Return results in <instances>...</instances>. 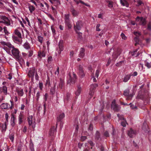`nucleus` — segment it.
<instances>
[{"mask_svg": "<svg viewBox=\"0 0 151 151\" xmlns=\"http://www.w3.org/2000/svg\"><path fill=\"white\" fill-rule=\"evenodd\" d=\"M9 138L12 142L13 141L14 139V134L13 133H11L9 135Z\"/></svg>", "mask_w": 151, "mask_h": 151, "instance_id": "obj_44", "label": "nucleus"}, {"mask_svg": "<svg viewBox=\"0 0 151 151\" xmlns=\"http://www.w3.org/2000/svg\"><path fill=\"white\" fill-rule=\"evenodd\" d=\"M134 40L136 42V44L138 43L139 42V39L138 37H135L134 39Z\"/></svg>", "mask_w": 151, "mask_h": 151, "instance_id": "obj_60", "label": "nucleus"}, {"mask_svg": "<svg viewBox=\"0 0 151 151\" xmlns=\"http://www.w3.org/2000/svg\"><path fill=\"white\" fill-rule=\"evenodd\" d=\"M55 89L54 88H52L50 89V92L52 94H55Z\"/></svg>", "mask_w": 151, "mask_h": 151, "instance_id": "obj_45", "label": "nucleus"}, {"mask_svg": "<svg viewBox=\"0 0 151 151\" xmlns=\"http://www.w3.org/2000/svg\"><path fill=\"white\" fill-rule=\"evenodd\" d=\"M121 36L123 40H125L127 39V37L125 36V35L122 33L121 34Z\"/></svg>", "mask_w": 151, "mask_h": 151, "instance_id": "obj_52", "label": "nucleus"}, {"mask_svg": "<svg viewBox=\"0 0 151 151\" xmlns=\"http://www.w3.org/2000/svg\"><path fill=\"white\" fill-rule=\"evenodd\" d=\"M8 79L11 80L12 78V73H9L7 77Z\"/></svg>", "mask_w": 151, "mask_h": 151, "instance_id": "obj_55", "label": "nucleus"}, {"mask_svg": "<svg viewBox=\"0 0 151 151\" xmlns=\"http://www.w3.org/2000/svg\"><path fill=\"white\" fill-rule=\"evenodd\" d=\"M64 20L65 25H66L69 28H71V25L70 20V14H65L64 15Z\"/></svg>", "mask_w": 151, "mask_h": 151, "instance_id": "obj_4", "label": "nucleus"}, {"mask_svg": "<svg viewBox=\"0 0 151 151\" xmlns=\"http://www.w3.org/2000/svg\"><path fill=\"white\" fill-rule=\"evenodd\" d=\"M126 121H123L121 122V124L123 127L126 126Z\"/></svg>", "mask_w": 151, "mask_h": 151, "instance_id": "obj_61", "label": "nucleus"}, {"mask_svg": "<svg viewBox=\"0 0 151 151\" xmlns=\"http://www.w3.org/2000/svg\"><path fill=\"white\" fill-rule=\"evenodd\" d=\"M111 107L112 109H113L115 111H118L120 109V106L116 104L115 100L112 102Z\"/></svg>", "mask_w": 151, "mask_h": 151, "instance_id": "obj_9", "label": "nucleus"}, {"mask_svg": "<svg viewBox=\"0 0 151 151\" xmlns=\"http://www.w3.org/2000/svg\"><path fill=\"white\" fill-rule=\"evenodd\" d=\"M120 52L119 50H118L117 52H114L112 55L113 58L114 59H116L117 58L118 56L120 54Z\"/></svg>", "mask_w": 151, "mask_h": 151, "instance_id": "obj_24", "label": "nucleus"}, {"mask_svg": "<svg viewBox=\"0 0 151 151\" xmlns=\"http://www.w3.org/2000/svg\"><path fill=\"white\" fill-rule=\"evenodd\" d=\"M134 34L136 35V37H138L141 35L140 33L138 32H134Z\"/></svg>", "mask_w": 151, "mask_h": 151, "instance_id": "obj_50", "label": "nucleus"}, {"mask_svg": "<svg viewBox=\"0 0 151 151\" xmlns=\"http://www.w3.org/2000/svg\"><path fill=\"white\" fill-rule=\"evenodd\" d=\"M58 46L59 48V50L58 52L59 53H60L61 51L63 50V41L61 40L58 43Z\"/></svg>", "mask_w": 151, "mask_h": 151, "instance_id": "obj_16", "label": "nucleus"}, {"mask_svg": "<svg viewBox=\"0 0 151 151\" xmlns=\"http://www.w3.org/2000/svg\"><path fill=\"white\" fill-rule=\"evenodd\" d=\"M138 67L139 70L140 71H142L143 68V64L140 63L138 65Z\"/></svg>", "mask_w": 151, "mask_h": 151, "instance_id": "obj_39", "label": "nucleus"}, {"mask_svg": "<svg viewBox=\"0 0 151 151\" xmlns=\"http://www.w3.org/2000/svg\"><path fill=\"white\" fill-rule=\"evenodd\" d=\"M69 77L70 78V81L72 83H74L76 79V75L75 74L73 73V78H72L71 77H70V76H69Z\"/></svg>", "mask_w": 151, "mask_h": 151, "instance_id": "obj_33", "label": "nucleus"}, {"mask_svg": "<svg viewBox=\"0 0 151 151\" xmlns=\"http://www.w3.org/2000/svg\"><path fill=\"white\" fill-rule=\"evenodd\" d=\"M145 65L148 68H151V62L149 63L146 60H145Z\"/></svg>", "mask_w": 151, "mask_h": 151, "instance_id": "obj_36", "label": "nucleus"}, {"mask_svg": "<svg viewBox=\"0 0 151 151\" xmlns=\"http://www.w3.org/2000/svg\"><path fill=\"white\" fill-rule=\"evenodd\" d=\"M38 5L40 6V7H42V8L43 9H46V8L44 7V5L41 3H39Z\"/></svg>", "mask_w": 151, "mask_h": 151, "instance_id": "obj_56", "label": "nucleus"}, {"mask_svg": "<svg viewBox=\"0 0 151 151\" xmlns=\"http://www.w3.org/2000/svg\"><path fill=\"white\" fill-rule=\"evenodd\" d=\"M137 21H139V24L140 25H144L146 24L145 20V19L143 18H139L138 17L136 19Z\"/></svg>", "mask_w": 151, "mask_h": 151, "instance_id": "obj_15", "label": "nucleus"}, {"mask_svg": "<svg viewBox=\"0 0 151 151\" xmlns=\"http://www.w3.org/2000/svg\"><path fill=\"white\" fill-rule=\"evenodd\" d=\"M53 4H55V6H57L59 5L60 4V2L58 0H56L53 2Z\"/></svg>", "mask_w": 151, "mask_h": 151, "instance_id": "obj_43", "label": "nucleus"}, {"mask_svg": "<svg viewBox=\"0 0 151 151\" xmlns=\"http://www.w3.org/2000/svg\"><path fill=\"white\" fill-rule=\"evenodd\" d=\"M136 134V132L135 130H133L132 129H130L128 132V135L130 137H134Z\"/></svg>", "mask_w": 151, "mask_h": 151, "instance_id": "obj_13", "label": "nucleus"}, {"mask_svg": "<svg viewBox=\"0 0 151 151\" xmlns=\"http://www.w3.org/2000/svg\"><path fill=\"white\" fill-rule=\"evenodd\" d=\"M0 91L3 93L5 95L7 94V88L6 86H4L2 87H0Z\"/></svg>", "mask_w": 151, "mask_h": 151, "instance_id": "obj_18", "label": "nucleus"}, {"mask_svg": "<svg viewBox=\"0 0 151 151\" xmlns=\"http://www.w3.org/2000/svg\"><path fill=\"white\" fill-rule=\"evenodd\" d=\"M85 50L84 48H81L80 49V53L79 54V57H80L83 58L84 57L85 55Z\"/></svg>", "mask_w": 151, "mask_h": 151, "instance_id": "obj_23", "label": "nucleus"}, {"mask_svg": "<svg viewBox=\"0 0 151 151\" xmlns=\"http://www.w3.org/2000/svg\"><path fill=\"white\" fill-rule=\"evenodd\" d=\"M23 47L26 49L28 50L30 48V44L26 42L23 45Z\"/></svg>", "mask_w": 151, "mask_h": 151, "instance_id": "obj_29", "label": "nucleus"}, {"mask_svg": "<svg viewBox=\"0 0 151 151\" xmlns=\"http://www.w3.org/2000/svg\"><path fill=\"white\" fill-rule=\"evenodd\" d=\"M37 71L34 68H32L30 70L29 72L28 75L29 77H32V78H34V76Z\"/></svg>", "mask_w": 151, "mask_h": 151, "instance_id": "obj_14", "label": "nucleus"}, {"mask_svg": "<svg viewBox=\"0 0 151 151\" xmlns=\"http://www.w3.org/2000/svg\"><path fill=\"white\" fill-rule=\"evenodd\" d=\"M128 0H120L121 4L122 6H125L127 7L129 6V4L128 3Z\"/></svg>", "mask_w": 151, "mask_h": 151, "instance_id": "obj_21", "label": "nucleus"}, {"mask_svg": "<svg viewBox=\"0 0 151 151\" xmlns=\"http://www.w3.org/2000/svg\"><path fill=\"white\" fill-rule=\"evenodd\" d=\"M14 120L15 118L14 116L11 117V125L13 127L15 125Z\"/></svg>", "mask_w": 151, "mask_h": 151, "instance_id": "obj_40", "label": "nucleus"}, {"mask_svg": "<svg viewBox=\"0 0 151 151\" xmlns=\"http://www.w3.org/2000/svg\"><path fill=\"white\" fill-rule=\"evenodd\" d=\"M59 72V69L58 67H57L56 71L55 73V75H58Z\"/></svg>", "mask_w": 151, "mask_h": 151, "instance_id": "obj_58", "label": "nucleus"}, {"mask_svg": "<svg viewBox=\"0 0 151 151\" xmlns=\"http://www.w3.org/2000/svg\"><path fill=\"white\" fill-rule=\"evenodd\" d=\"M64 83L63 81L61 79L59 84L58 87L60 89H63L64 87Z\"/></svg>", "mask_w": 151, "mask_h": 151, "instance_id": "obj_31", "label": "nucleus"}, {"mask_svg": "<svg viewBox=\"0 0 151 151\" xmlns=\"http://www.w3.org/2000/svg\"><path fill=\"white\" fill-rule=\"evenodd\" d=\"M131 76L130 75H127L124 78L123 81L124 82H127L130 79Z\"/></svg>", "mask_w": 151, "mask_h": 151, "instance_id": "obj_35", "label": "nucleus"}, {"mask_svg": "<svg viewBox=\"0 0 151 151\" xmlns=\"http://www.w3.org/2000/svg\"><path fill=\"white\" fill-rule=\"evenodd\" d=\"M100 26V25L99 24H97L96 26V30L98 31H100L101 30L99 28V27Z\"/></svg>", "mask_w": 151, "mask_h": 151, "instance_id": "obj_53", "label": "nucleus"}, {"mask_svg": "<svg viewBox=\"0 0 151 151\" xmlns=\"http://www.w3.org/2000/svg\"><path fill=\"white\" fill-rule=\"evenodd\" d=\"M99 72L100 71L99 69L96 70V71L95 73V77L97 78H98L99 76Z\"/></svg>", "mask_w": 151, "mask_h": 151, "instance_id": "obj_49", "label": "nucleus"}, {"mask_svg": "<svg viewBox=\"0 0 151 151\" xmlns=\"http://www.w3.org/2000/svg\"><path fill=\"white\" fill-rule=\"evenodd\" d=\"M57 124H56V127H57ZM56 127H55L54 126L51 128L49 134L50 136H52L55 135L56 131Z\"/></svg>", "mask_w": 151, "mask_h": 151, "instance_id": "obj_11", "label": "nucleus"}, {"mask_svg": "<svg viewBox=\"0 0 151 151\" xmlns=\"http://www.w3.org/2000/svg\"><path fill=\"white\" fill-rule=\"evenodd\" d=\"M71 96V95L69 93H67L65 99L67 100H68L70 99V97Z\"/></svg>", "mask_w": 151, "mask_h": 151, "instance_id": "obj_42", "label": "nucleus"}, {"mask_svg": "<svg viewBox=\"0 0 151 151\" xmlns=\"http://www.w3.org/2000/svg\"><path fill=\"white\" fill-rule=\"evenodd\" d=\"M12 39L13 41L16 43L18 44H21L22 40V37H17L15 36H13L12 37Z\"/></svg>", "mask_w": 151, "mask_h": 151, "instance_id": "obj_7", "label": "nucleus"}, {"mask_svg": "<svg viewBox=\"0 0 151 151\" xmlns=\"http://www.w3.org/2000/svg\"><path fill=\"white\" fill-rule=\"evenodd\" d=\"M16 92L19 96H22L24 94V92L22 89H17L16 90Z\"/></svg>", "mask_w": 151, "mask_h": 151, "instance_id": "obj_25", "label": "nucleus"}, {"mask_svg": "<svg viewBox=\"0 0 151 151\" xmlns=\"http://www.w3.org/2000/svg\"><path fill=\"white\" fill-rule=\"evenodd\" d=\"M33 54V51L32 50H30L29 51L28 56L29 57H31Z\"/></svg>", "mask_w": 151, "mask_h": 151, "instance_id": "obj_57", "label": "nucleus"}, {"mask_svg": "<svg viewBox=\"0 0 151 151\" xmlns=\"http://www.w3.org/2000/svg\"><path fill=\"white\" fill-rule=\"evenodd\" d=\"M78 74L80 76L83 77L85 76V73L83 70V66L81 65L78 66Z\"/></svg>", "mask_w": 151, "mask_h": 151, "instance_id": "obj_10", "label": "nucleus"}, {"mask_svg": "<svg viewBox=\"0 0 151 151\" xmlns=\"http://www.w3.org/2000/svg\"><path fill=\"white\" fill-rule=\"evenodd\" d=\"M81 87L80 86H78L77 89L75 93L76 95L77 96H78L81 93Z\"/></svg>", "mask_w": 151, "mask_h": 151, "instance_id": "obj_27", "label": "nucleus"}, {"mask_svg": "<svg viewBox=\"0 0 151 151\" xmlns=\"http://www.w3.org/2000/svg\"><path fill=\"white\" fill-rule=\"evenodd\" d=\"M28 8L30 11V12L32 13L35 9V7L33 5L30 4H28Z\"/></svg>", "mask_w": 151, "mask_h": 151, "instance_id": "obj_22", "label": "nucleus"}, {"mask_svg": "<svg viewBox=\"0 0 151 151\" xmlns=\"http://www.w3.org/2000/svg\"><path fill=\"white\" fill-rule=\"evenodd\" d=\"M48 17L50 18L52 20L54 21V19L52 16L50 14H48Z\"/></svg>", "mask_w": 151, "mask_h": 151, "instance_id": "obj_62", "label": "nucleus"}, {"mask_svg": "<svg viewBox=\"0 0 151 151\" xmlns=\"http://www.w3.org/2000/svg\"><path fill=\"white\" fill-rule=\"evenodd\" d=\"M71 12L72 15L74 16H76L79 14L78 12L76 10L73 8L71 9Z\"/></svg>", "mask_w": 151, "mask_h": 151, "instance_id": "obj_30", "label": "nucleus"}, {"mask_svg": "<svg viewBox=\"0 0 151 151\" xmlns=\"http://www.w3.org/2000/svg\"><path fill=\"white\" fill-rule=\"evenodd\" d=\"M25 19L26 21L27 22L28 25L30 27V28H32L33 27V26H32L30 22V21L27 17H25Z\"/></svg>", "mask_w": 151, "mask_h": 151, "instance_id": "obj_37", "label": "nucleus"}, {"mask_svg": "<svg viewBox=\"0 0 151 151\" xmlns=\"http://www.w3.org/2000/svg\"><path fill=\"white\" fill-rule=\"evenodd\" d=\"M29 147L31 151H35L34 145L31 140L30 142Z\"/></svg>", "mask_w": 151, "mask_h": 151, "instance_id": "obj_34", "label": "nucleus"}, {"mask_svg": "<svg viewBox=\"0 0 151 151\" xmlns=\"http://www.w3.org/2000/svg\"><path fill=\"white\" fill-rule=\"evenodd\" d=\"M27 121L29 126H31L33 128H35L36 122L34 117L32 115H29L27 118Z\"/></svg>", "mask_w": 151, "mask_h": 151, "instance_id": "obj_3", "label": "nucleus"}, {"mask_svg": "<svg viewBox=\"0 0 151 151\" xmlns=\"http://www.w3.org/2000/svg\"><path fill=\"white\" fill-rule=\"evenodd\" d=\"M51 29L53 35H55V28L53 27V26H51Z\"/></svg>", "mask_w": 151, "mask_h": 151, "instance_id": "obj_47", "label": "nucleus"}, {"mask_svg": "<svg viewBox=\"0 0 151 151\" xmlns=\"http://www.w3.org/2000/svg\"><path fill=\"white\" fill-rule=\"evenodd\" d=\"M82 26V22L81 21H78L76 22V25L74 26V29L76 31L80 30Z\"/></svg>", "mask_w": 151, "mask_h": 151, "instance_id": "obj_12", "label": "nucleus"}, {"mask_svg": "<svg viewBox=\"0 0 151 151\" xmlns=\"http://www.w3.org/2000/svg\"><path fill=\"white\" fill-rule=\"evenodd\" d=\"M52 57L50 56L48 58L47 61L49 63H50L52 61Z\"/></svg>", "mask_w": 151, "mask_h": 151, "instance_id": "obj_63", "label": "nucleus"}, {"mask_svg": "<svg viewBox=\"0 0 151 151\" xmlns=\"http://www.w3.org/2000/svg\"><path fill=\"white\" fill-rule=\"evenodd\" d=\"M0 23L7 26L10 25V21L8 18L1 14H0Z\"/></svg>", "mask_w": 151, "mask_h": 151, "instance_id": "obj_2", "label": "nucleus"}, {"mask_svg": "<svg viewBox=\"0 0 151 151\" xmlns=\"http://www.w3.org/2000/svg\"><path fill=\"white\" fill-rule=\"evenodd\" d=\"M7 125V123L5 122L4 123H0V127L2 128V131L5 132L6 129V126Z\"/></svg>", "mask_w": 151, "mask_h": 151, "instance_id": "obj_17", "label": "nucleus"}, {"mask_svg": "<svg viewBox=\"0 0 151 151\" xmlns=\"http://www.w3.org/2000/svg\"><path fill=\"white\" fill-rule=\"evenodd\" d=\"M39 57L41 58L42 57H45V53L44 51L40 50L38 52Z\"/></svg>", "mask_w": 151, "mask_h": 151, "instance_id": "obj_19", "label": "nucleus"}, {"mask_svg": "<svg viewBox=\"0 0 151 151\" xmlns=\"http://www.w3.org/2000/svg\"><path fill=\"white\" fill-rule=\"evenodd\" d=\"M48 95L47 93H46L44 96V101L45 102L47 101L48 97Z\"/></svg>", "mask_w": 151, "mask_h": 151, "instance_id": "obj_48", "label": "nucleus"}, {"mask_svg": "<svg viewBox=\"0 0 151 151\" xmlns=\"http://www.w3.org/2000/svg\"><path fill=\"white\" fill-rule=\"evenodd\" d=\"M39 87L41 90H42L43 87V85L42 82H39Z\"/></svg>", "mask_w": 151, "mask_h": 151, "instance_id": "obj_51", "label": "nucleus"}, {"mask_svg": "<svg viewBox=\"0 0 151 151\" xmlns=\"http://www.w3.org/2000/svg\"><path fill=\"white\" fill-rule=\"evenodd\" d=\"M21 32L23 34V29L20 27H18L14 30V33L17 37H22V34L21 33Z\"/></svg>", "mask_w": 151, "mask_h": 151, "instance_id": "obj_8", "label": "nucleus"}, {"mask_svg": "<svg viewBox=\"0 0 151 151\" xmlns=\"http://www.w3.org/2000/svg\"><path fill=\"white\" fill-rule=\"evenodd\" d=\"M129 89H126L124 92L123 95L124 96H127V97L126 99V100L132 99L134 96V94L133 93L129 94Z\"/></svg>", "mask_w": 151, "mask_h": 151, "instance_id": "obj_6", "label": "nucleus"}, {"mask_svg": "<svg viewBox=\"0 0 151 151\" xmlns=\"http://www.w3.org/2000/svg\"><path fill=\"white\" fill-rule=\"evenodd\" d=\"M40 96V93L38 91V92L36 94V97H37V100L38 101L39 98Z\"/></svg>", "mask_w": 151, "mask_h": 151, "instance_id": "obj_64", "label": "nucleus"}, {"mask_svg": "<svg viewBox=\"0 0 151 151\" xmlns=\"http://www.w3.org/2000/svg\"><path fill=\"white\" fill-rule=\"evenodd\" d=\"M35 80L36 81H38L39 80V76H38V75L37 74V71L35 73Z\"/></svg>", "mask_w": 151, "mask_h": 151, "instance_id": "obj_54", "label": "nucleus"}, {"mask_svg": "<svg viewBox=\"0 0 151 151\" xmlns=\"http://www.w3.org/2000/svg\"><path fill=\"white\" fill-rule=\"evenodd\" d=\"M24 116L22 114H20L19 116L18 121L19 124H20L22 122L23 120Z\"/></svg>", "mask_w": 151, "mask_h": 151, "instance_id": "obj_28", "label": "nucleus"}, {"mask_svg": "<svg viewBox=\"0 0 151 151\" xmlns=\"http://www.w3.org/2000/svg\"><path fill=\"white\" fill-rule=\"evenodd\" d=\"M65 117V114L64 113L61 114L57 117V120L58 121H60Z\"/></svg>", "mask_w": 151, "mask_h": 151, "instance_id": "obj_32", "label": "nucleus"}, {"mask_svg": "<svg viewBox=\"0 0 151 151\" xmlns=\"http://www.w3.org/2000/svg\"><path fill=\"white\" fill-rule=\"evenodd\" d=\"M3 49L8 53H10V51H11L12 55L17 61H19L22 59L19 55V49L15 48L12 45L9 48H8L4 46Z\"/></svg>", "mask_w": 151, "mask_h": 151, "instance_id": "obj_1", "label": "nucleus"}, {"mask_svg": "<svg viewBox=\"0 0 151 151\" xmlns=\"http://www.w3.org/2000/svg\"><path fill=\"white\" fill-rule=\"evenodd\" d=\"M108 6L109 7V8H112L113 6V2H111V1H109V4H108Z\"/></svg>", "mask_w": 151, "mask_h": 151, "instance_id": "obj_59", "label": "nucleus"}, {"mask_svg": "<svg viewBox=\"0 0 151 151\" xmlns=\"http://www.w3.org/2000/svg\"><path fill=\"white\" fill-rule=\"evenodd\" d=\"M100 137V134L99 132L97 131L96 134L95 139H96L98 140Z\"/></svg>", "mask_w": 151, "mask_h": 151, "instance_id": "obj_41", "label": "nucleus"}, {"mask_svg": "<svg viewBox=\"0 0 151 151\" xmlns=\"http://www.w3.org/2000/svg\"><path fill=\"white\" fill-rule=\"evenodd\" d=\"M98 86V84L95 83L92 84L90 85L89 94L91 97L93 95L95 88Z\"/></svg>", "mask_w": 151, "mask_h": 151, "instance_id": "obj_5", "label": "nucleus"}, {"mask_svg": "<svg viewBox=\"0 0 151 151\" xmlns=\"http://www.w3.org/2000/svg\"><path fill=\"white\" fill-rule=\"evenodd\" d=\"M37 39L38 41L42 44V43L43 41V37L41 36H38L37 37Z\"/></svg>", "mask_w": 151, "mask_h": 151, "instance_id": "obj_38", "label": "nucleus"}, {"mask_svg": "<svg viewBox=\"0 0 151 151\" xmlns=\"http://www.w3.org/2000/svg\"><path fill=\"white\" fill-rule=\"evenodd\" d=\"M1 44L4 46H6L8 48H9L12 45L9 42H6L4 41H1L0 42Z\"/></svg>", "mask_w": 151, "mask_h": 151, "instance_id": "obj_20", "label": "nucleus"}, {"mask_svg": "<svg viewBox=\"0 0 151 151\" xmlns=\"http://www.w3.org/2000/svg\"><path fill=\"white\" fill-rule=\"evenodd\" d=\"M3 29L4 32L5 34H6V35H8L9 34V33L8 32L7 30V27H4L3 28Z\"/></svg>", "mask_w": 151, "mask_h": 151, "instance_id": "obj_46", "label": "nucleus"}, {"mask_svg": "<svg viewBox=\"0 0 151 151\" xmlns=\"http://www.w3.org/2000/svg\"><path fill=\"white\" fill-rule=\"evenodd\" d=\"M10 105L7 103H3L1 106V107L3 109H7Z\"/></svg>", "mask_w": 151, "mask_h": 151, "instance_id": "obj_26", "label": "nucleus"}]
</instances>
